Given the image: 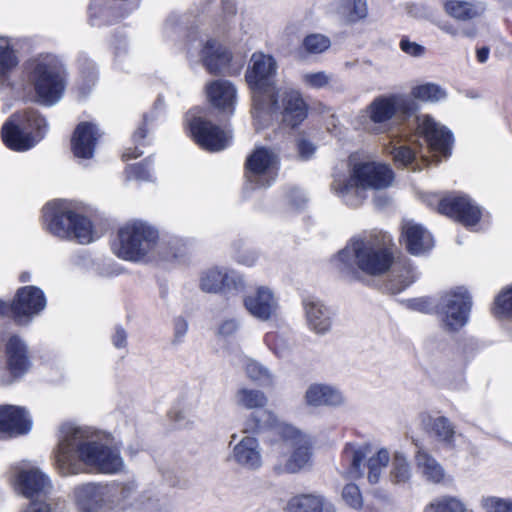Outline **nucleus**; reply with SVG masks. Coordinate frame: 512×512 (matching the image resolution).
<instances>
[{
	"instance_id": "1",
	"label": "nucleus",
	"mask_w": 512,
	"mask_h": 512,
	"mask_svg": "<svg viewBox=\"0 0 512 512\" xmlns=\"http://www.w3.org/2000/svg\"><path fill=\"white\" fill-rule=\"evenodd\" d=\"M83 465L112 474L121 471L124 462L108 438L89 427L64 423L59 427L54 466L62 476H69L82 472Z\"/></svg>"
},
{
	"instance_id": "2",
	"label": "nucleus",
	"mask_w": 512,
	"mask_h": 512,
	"mask_svg": "<svg viewBox=\"0 0 512 512\" xmlns=\"http://www.w3.org/2000/svg\"><path fill=\"white\" fill-rule=\"evenodd\" d=\"M393 239L387 233L353 238L333 259L337 269L379 276L386 273L394 262Z\"/></svg>"
},
{
	"instance_id": "3",
	"label": "nucleus",
	"mask_w": 512,
	"mask_h": 512,
	"mask_svg": "<svg viewBox=\"0 0 512 512\" xmlns=\"http://www.w3.org/2000/svg\"><path fill=\"white\" fill-rule=\"evenodd\" d=\"M394 172L383 162L374 160H351L349 176L335 179L332 190L351 207L360 206L367 198V190H383L394 182Z\"/></svg>"
},
{
	"instance_id": "4",
	"label": "nucleus",
	"mask_w": 512,
	"mask_h": 512,
	"mask_svg": "<svg viewBox=\"0 0 512 512\" xmlns=\"http://www.w3.org/2000/svg\"><path fill=\"white\" fill-rule=\"evenodd\" d=\"M269 456L278 473H298L311 466V442L307 435L289 424H279L274 430Z\"/></svg>"
},
{
	"instance_id": "5",
	"label": "nucleus",
	"mask_w": 512,
	"mask_h": 512,
	"mask_svg": "<svg viewBox=\"0 0 512 512\" xmlns=\"http://www.w3.org/2000/svg\"><path fill=\"white\" fill-rule=\"evenodd\" d=\"M43 218L47 231L60 239L89 244L97 238L90 219L67 200L47 203L43 208Z\"/></svg>"
},
{
	"instance_id": "6",
	"label": "nucleus",
	"mask_w": 512,
	"mask_h": 512,
	"mask_svg": "<svg viewBox=\"0 0 512 512\" xmlns=\"http://www.w3.org/2000/svg\"><path fill=\"white\" fill-rule=\"evenodd\" d=\"M27 69L37 101L48 106L57 103L66 86V73L59 58L53 54H40L28 62Z\"/></svg>"
},
{
	"instance_id": "7",
	"label": "nucleus",
	"mask_w": 512,
	"mask_h": 512,
	"mask_svg": "<svg viewBox=\"0 0 512 512\" xmlns=\"http://www.w3.org/2000/svg\"><path fill=\"white\" fill-rule=\"evenodd\" d=\"M118 256L130 261H152L163 256L165 243L159 240L156 228L147 222L135 220L118 231Z\"/></svg>"
},
{
	"instance_id": "8",
	"label": "nucleus",
	"mask_w": 512,
	"mask_h": 512,
	"mask_svg": "<svg viewBox=\"0 0 512 512\" xmlns=\"http://www.w3.org/2000/svg\"><path fill=\"white\" fill-rule=\"evenodd\" d=\"M46 131V120L30 110L13 114L3 125L1 136L10 149L25 151L40 141Z\"/></svg>"
},
{
	"instance_id": "9",
	"label": "nucleus",
	"mask_w": 512,
	"mask_h": 512,
	"mask_svg": "<svg viewBox=\"0 0 512 512\" xmlns=\"http://www.w3.org/2000/svg\"><path fill=\"white\" fill-rule=\"evenodd\" d=\"M255 118L265 114H279L282 121L290 127H296L307 117L308 105L301 93L293 88L275 89L262 100V105L253 107Z\"/></svg>"
},
{
	"instance_id": "10",
	"label": "nucleus",
	"mask_w": 512,
	"mask_h": 512,
	"mask_svg": "<svg viewBox=\"0 0 512 512\" xmlns=\"http://www.w3.org/2000/svg\"><path fill=\"white\" fill-rule=\"evenodd\" d=\"M412 104L409 99L401 95L378 96L362 112L360 124L369 133H385L396 113L398 111L407 113Z\"/></svg>"
},
{
	"instance_id": "11",
	"label": "nucleus",
	"mask_w": 512,
	"mask_h": 512,
	"mask_svg": "<svg viewBox=\"0 0 512 512\" xmlns=\"http://www.w3.org/2000/svg\"><path fill=\"white\" fill-rule=\"evenodd\" d=\"M245 78L252 90L253 107L262 105L265 96L275 90L273 83L277 71L275 59L263 53H254Z\"/></svg>"
},
{
	"instance_id": "12",
	"label": "nucleus",
	"mask_w": 512,
	"mask_h": 512,
	"mask_svg": "<svg viewBox=\"0 0 512 512\" xmlns=\"http://www.w3.org/2000/svg\"><path fill=\"white\" fill-rule=\"evenodd\" d=\"M471 298L463 288L451 291L441 297L437 312L444 329L457 331L468 321Z\"/></svg>"
},
{
	"instance_id": "13",
	"label": "nucleus",
	"mask_w": 512,
	"mask_h": 512,
	"mask_svg": "<svg viewBox=\"0 0 512 512\" xmlns=\"http://www.w3.org/2000/svg\"><path fill=\"white\" fill-rule=\"evenodd\" d=\"M279 169L278 155L265 147L256 148L246 160L247 180L258 187H269Z\"/></svg>"
},
{
	"instance_id": "14",
	"label": "nucleus",
	"mask_w": 512,
	"mask_h": 512,
	"mask_svg": "<svg viewBox=\"0 0 512 512\" xmlns=\"http://www.w3.org/2000/svg\"><path fill=\"white\" fill-rule=\"evenodd\" d=\"M187 121L192 137L203 149L218 152L230 144L231 133L204 117L189 113Z\"/></svg>"
},
{
	"instance_id": "15",
	"label": "nucleus",
	"mask_w": 512,
	"mask_h": 512,
	"mask_svg": "<svg viewBox=\"0 0 512 512\" xmlns=\"http://www.w3.org/2000/svg\"><path fill=\"white\" fill-rule=\"evenodd\" d=\"M45 307L46 299L43 292L35 286H25L18 289L9 310L19 325H27L31 318Z\"/></svg>"
},
{
	"instance_id": "16",
	"label": "nucleus",
	"mask_w": 512,
	"mask_h": 512,
	"mask_svg": "<svg viewBox=\"0 0 512 512\" xmlns=\"http://www.w3.org/2000/svg\"><path fill=\"white\" fill-rule=\"evenodd\" d=\"M11 472L15 490L26 498H38L51 489L48 477L37 468L25 469L15 466Z\"/></svg>"
},
{
	"instance_id": "17",
	"label": "nucleus",
	"mask_w": 512,
	"mask_h": 512,
	"mask_svg": "<svg viewBox=\"0 0 512 512\" xmlns=\"http://www.w3.org/2000/svg\"><path fill=\"white\" fill-rule=\"evenodd\" d=\"M416 136L424 140L429 151L447 156L452 144V135L431 116L418 117Z\"/></svg>"
},
{
	"instance_id": "18",
	"label": "nucleus",
	"mask_w": 512,
	"mask_h": 512,
	"mask_svg": "<svg viewBox=\"0 0 512 512\" xmlns=\"http://www.w3.org/2000/svg\"><path fill=\"white\" fill-rule=\"evenodd\" d=\"M246 310L260 321L277 316L279 302L275 293L267 286H258L243 299Z\"/></svg>"
},
{
	"instance_id": "19",
	"label": "nucleus",
	"mask_w": 512,
	"mask_h": 512,
	"mask_svg": "<svg viewBox=\"0 0 512 512\" xmlns=\"http://www.w3.org/2000/svg\"><path fill=\"white\" fill-rule=\"evenodd\" d=\"M5 355L7 375L3 376L0 381L2 384H10L29 368L27 346L17 335H12L6 343Z\"/></svg>"
},
{
	"instance_id": "20",
	"label": "nucleus",
	"mask_w": 512,
	"mask_h": 512,
	"mask_svg": "<svg viewBox=\"0 0 512 512\" xmlns=\"http://www.w3.org/2000/svg\"><path fill=\"white\" fill-rule=\"evenodd\" d=\"M32 421L27 411L19 406H0V438L24 435L31 430Z\"/></svg>"
},
{
	"instance_id": "21",
	"label": "nucleus",
	"mask_w": 512,
	"mask_h": 512,
	"mask_svg": "<svg viewBox=\"0 0 512 512\" xmlns=\"http://www.w3.org/2000/svg\"><path fill=\"white\" fill-rule=\"evenodd\" d=\"M71 498L79 512H87L94 507L110 502L112 494L107 486L88 482L75 486Z\"/></svg>"
},
{
	"instance_id": "22",
	"label": "nucleus",
	"mask_w": 512,
	"mask_h": 512,
	"mask_svg": "<svg viewBox=\"0 0 512 512\" xmlns=\"http://www.w3.org/2000/svg\"><path fill=\"white\" fill-rule=\"evenodd\" d=\"M439 210L467 227L476 225L481 216L480 209L466 196L444 198L439 204Z\"/></svg>"
},
{
	"instance_id": "23",
	"label": "nucleus",
	"mask_w": 512,
	"mask_h": 512,
	"mask_svg": "<svg viewBox=\"0 0 512 512\" xmlns=\"http://www.w3.org/2000/svg\"><path fill=\"white\" fill-rule=\"evenodd\" d=\"M209 103L219 111L232 115L237 102V89L228 80L218 79L208 82L205 86Z\"/></svg>"
},
{
	"instance_id": "24",
	"label": "nucleus",
	"mask_w": 512,
	"mask_h": 512,
	"mask_svg": "<svg viewBox=\"0 0 512 512\" xmlns=\"http://www.w3.org/2000/svg\"><path fill=\"white\" fill-rule=\"evenodd\" d=\"M401 237L408 252L416 256L426 253L434 246L431 233L413 220L403 221Z\"/></svg>"
},
{
	"instance_id": "25",
	"label": "nucleus",
	"mask_w": 512,
	"mask_h": 512,
	"mask_svg": "<svg viewBox=\"0 0 512 512\" xmlns=\"http://www.w3.org/2000/svg\"><path fill=\"white\" fill-rule=\"evenodd\" d=\"M303 308L308 327L313 332L323 335L330 331L333 312L320 299L314 297L304 299Z\"/></svg>"
},
{
	"instance_id": "26",
	"label": "nucleus",
	"mask_w": 512,
	"mask_h": 512,
	"mask_svg": "<svg viewBox=\"0 0 512 512\" xmlns=\"http://www.w3.org/2000/svg\"><path fill=\"white\" fill-rule=\"evenodd\" d=\"M421 422L425 431L435 440L447 449H454L456 439L460 435L457 433L454 424L445 416H436L425 414L421 416Z\"/></svg>"
},
{
	"instance_id": "27",
	"label": "nucleus",
	"mask_w": 512,
	"mask_h": 512,
	"mask_svg": "<svg viewBox=\"0 0 512 512\" xmlns=\"http://www.w3.org/2000/svg\"><path fill=\"white\" fill-rule=\"evenodd\" d=\"M100 136L95 124L89 122L80 123L76 127L71 140L74 156L80 159L92 158Z\"/></svg>"
},
{
	"instance_id": "28",
	"label": "nucleus",
	"mask_w": 512,
	"mask_h": 512,
	"mask_svg": "<svg viewBox=\"0 0 512 512\" xmlns=\"http://www.w3.org/2000/svg\"><path fill=\"white\" fill-rule=\"evenodd\" d=\"M304 398L306 404L313 407H340L346 402L345 396L338 388L319 383L310 385Z\"/></svg>"
},
{
	"instance_id": "29",
	"label": "nucleus",
	"mask_w": 512,
	"mask_h": 512,
	"mask_svg": "<svg viewBox=\"0 0 512 512\" xmlns=\"http://www.w3.org/2000/svg\"><path fill=\"white\" fill-rule=\"evenodd\" d=\"M233 460L248 470H257L262 466L261 448L253 436L243 437L233 448Z\"/></svg>"
},
{
	"instance_id": "30",
	"label": "nucleus",
	"mask_w": 512,
	"mask_h": 512,
	"mask_svg": "<svg viewBox=\"0 0 512 512\" xmlns=\"http://www.w3.org/2000/svg\"><path fill=\"white\" fill-rule=\"evenodd\" d=\"M371 454V445L367 443H348L343 449L342 460L344 474L350 479H359L364 475L362 461Z\"/></svg>"
},
{
	"instance_id": "31",
	"label": "nucleus",
	"mask_w": 512,
	"mask_h": 512,
	"mask_svg": "<svg viewBox=\"0 0 512 512\" xmlns=\"http://www.w3.org/2000/svg\"><path fill=\"white\" fill-rule=\"evenodd\" d=\"M201 58L206 69L212 74L226 73L231 53L217 41L207 40L201 51Z\"/></svg>"
},
{
	"instance_id": "32",
	"label": "nucleus",
	"mask_w": 512,
	"mask_h": 512,
	"mask_svg": "<svg viewBox=\"0 0 512 512\" xmlns=\"http://www.w3.org/2000/svg\"><path fill=\"white\" fill-rule=\"evenodd\" d=\"M287 512H337L335 505L321 494H299L289 499Z\"/></svg>"
},
{
	"instance_id": "33",
	"label": "nucleus",
	"mask_w": 512,
	"mask_h": 512,
	"mask_svg": "<svg viewBox=\"0 0 512 512\" xmlns=\"http://www.w3.org/2000/svg\"><path fill=\"white\" fill-rule=\"evenodd\" d=\"M420 143L413 142L410 145L401 144L399 141H391L386 147L387 153L392 155L396 164L404 167H410L413 171L421 170L417 157L419 156L422 162H427V157L418 149Z\"/></svg>"
},
{
	"instance_id": "34",
	"label": "nucleus",
	"mask_w": 512,
	"mask_h": 512,
	"mask_svg": "<svg viewBox=\"0 0 512 512\" xmlns=\"http://www.w3.org/2000/svg\"><path fill=\"white\" fill-rule=\"evenodd\" d=\"M414 459L418 472L427 482L433 484L444 482L446 478L445 469L424 447H417Z\"/></svg>"
},
{
	"instance_id": "35",
	"label": "nucleus",
	"mask_w": 512,
	"mask_h": 512,
	"mask_svg": "<svg viewBox=\"0 0 512 512\" xmlns=\"http://www.w3.org/2000/svg\"><path fill=\"white\" fill-rule=\"evenodd\" d=\"M333 13L345 23H356L367 17V1L339 0L333 5Z\"/></svg>"
},
{
	"instance_id": "36",
	"label": "nucleus",
	"mask_w": 512,
	"mask_h": 512,
	"mask_svg": "<svg viewBox=\"0 0 512 512\" xmlns=\"http://www.w3.org/2000/svg\"><path fill=\"white\" fill-rule=\"evenodd\" d=\"M234 403L237 407L246 410H261L267 403L266 394L258 389L240 387L234 394Z\"/></svg>"
},
{
	"instance_id": "37",
	"label": "nucleus",
	"mask_w": 512,
	"mask_h": 512,
	"mask_svg": "<svg viewBox=\"0 0 512 512\" xmlns=\"http://www.w3.org/2000/svg\"><path fill=\"white\" fill-rule=\"evenodd\" d=\"M19 59L8 38L0 37V87L9 84L10 75Z\"/></svg>"
},
{
	"instance_id": "38",
	"label": "nucleus",
	"mask_w": 512,
	"mask_h": 512,
	"mask_svg": "<svg viewBox=\"0 0 512 512\" xmlns=\"http://www.w3.org/2000/svg\"><path fill=\"white\" fill-rule=\"evenodd\" d=\"M230 276L225 269L210 268L200 277V288L207 293H219L228 286Z\"/></svg>"
},
{
	"instance_id": "39",
	"label": "nucleus",
	"mask_w": 512,
	"mask_h": 512,
	"mask_svg": "<svg viewBox=\"0 0 512 512\" xmlns=\"http://www.w3.org/2000/svg\"><path fill=\"white\" fill-rule=\"evenodd\" d=\"M445 11L451 17L466 21L480 16L484 8L480 4H474L467 1L450 0L445 3Z\"/></svg>"
},
{
	"instance_id": "40",
	"label": "nucleus",
	"mask_w": 512,
	"mask_h": 512,
	"mask_svg": "<svg viewBox=\"0 0 512 512\" xmlns=\"http://www.w3.org/2000/svg\"><path fill=\"white\" fill-rule=\"evenodd\" d=\"M242 366L247 377L261 386H271L274 382V375L269 368L254 359L244 357Z\"/></svg>"
},
{
	"instance_id": "41",
	"label": "nucleus",
	"mask_w": 512,
	"mask_h": 512,
	"mask_svg": "<svg viewBox=\"0 0 512 512\" xmlns=\"http://www.w3.org/2000/svg\"><path fill=\"white\" fill-rule=\"evenodd\" d=\"M413 99L426 103H439L447 98V91L436 83L427 82L412 88Z\"/></svg>"
},
{
	"instance_id": "42",
	"label": "nucleus",
	"mask_w": 512,
	"mask_h": 512,
	"mask_svg": "<svg viewBox=\"0 0 512 512\" xmlns=\"http://www.w3.org/2000/svg\"><path fill=\"white\" fill-rule=\"evenodd\" d=\"M390 480L395 484H405L412 476L411 465L402 452H395L392 459Z\"/></svg>"
},
{
	"instance_id": "43",
	"label": "nucleus",
	"mask_w": 512,
	"mask_h": 512,
	"mask_svg": "<svg viewBox=\"0 0 512 512\" xmlns=\"http://www.w3.org/2000/svg\"><path fill=\"white\" fill-rule=\"evenodd\" d=\"M300 81L306 89H329L332 87L334 75L326 71H304L300 74Z\"/></svg>"
},
{
	"instance_id": "44",
	"label": "nucleus",
	"mask_w": 512,
	"mask_h": 512,
	"mask_svg": "<svg viewBox=\"0 0 512 512\" xmlns=\"http://www.w3.org/2000/svg\"><path fill=\"white\" fill-rule=\"evenodd\" d=\"M390 461V454L388 450L379 449L374 455H371L367 461V478L371 484L379 482L384 469Z\"/></svg>"
},
{
	"instance_id": "45",
	"label": "nucleus",
	"mask_w": 512,
	"mask_h": 512,
	"mask_svg": "<svg viewBox=\"0 0 512 512\" xmlns=\"http://www.w3.org/2000/svg\"><path fill=\"white\" fill-rule=\"evenodd\" d=\"M275 421L274 415L267 410L256 411L244 423V432L258 433Z\"/></svg>"
},
{
	"instance_id": "46",
	"label": "nucleus",
	"mask_w": 512,
	"mask_h": 512,
	"mask_svg": "<svg viewBox=\"0 0 512 512\" xmlns=\"http://www.w3.org/2000/svg\"><path fill=\"white\" fill-rule=\"evenodd\" d=\"M424 512H466V507L457 498L441 497L427 505Z\"/></svg>"
},
{
	"instance_id": "47",
	"label": "nucleus",
	"mask_w": 512,
	"mask_h": 512,
	"mask_svg": "<svg viewBox=\"0 0 512 512\" xmlns=\"http://www.w3.org/2000/svg\"><path fill=\"white\" fill-rule=\"evenodd\" d=\"M416 277L417 275L410 265L404 266L397 275H394L393 278L389 280L387 289L392 293H399L412 284Z\"/></svg>"
},
{
	"instance_id": "48",
	"label": "nucleus",
	"mask_w": 512,
	"mask_h": 512,
	"mask_svg": "<svg viewBox=\"0 0 512 512\" xmlns=\"http://www.w3.org/2000/svg\"><path fill=\"white\" fill-rule=\"evenodd\" d=\"M122 512H162L159 501L148 495H140Z\"/></svg>"
},
{
	"instance_id": "49",
	"label": "nucleus",
	"mask_w": 512,
	"mask_h": 512,
	"mask_svg": "<svg viewBox=\"0 0 512 512\" xmlns=\"http://www.w3.org/2000/svg\"><path fill=\"white\" fill-rule=\"evenodd\" d=\"M480 505L485 512H512V498L486 496Z\"/></svg>"
},
{
	"instance_id": "50",
	"label": "nucleus",
	"mask_w": 512,
	"mask_h": 512,
	"mask_svg": "<svg viewBox=\"0 0 512 512\" xmlns=\"http://www.w3.org/2000/svg\"><path fill=\"white\" fill-rule=\"evenodd\" d=\"M330 40L321 34H311L303 40V47L310 54H320L330 47Z\"/></svg>"
},
{
	"instance_id": "51",
	"label": "nucleus",
	"mask_w": 512,
	"mask_h": 512,
	"mask_svg": "<svg viewBox=\"0 0 512 512\" xmlns=\"http://www.w3.org/2000/svg\"><path fill=\"white\" fill-rule=\"evenodd\" d=\"M494 313L497 316L512 315V287L504 290L495 299Z\"/></svg>"
},
{
	"instance_id": "52",
	"label": "nucleus",
	"mask_w": 512,
	"mask_h": 512,
	"mask_svg": "<svg viewBox=\"0 0 512 512\" xmlns=\"http://www.w3.org/2000/svg\"><path fill=\"white\" fill-rule=\"evenodd\" d=\"M115 0H91L90 16L94 18H103L107 22L111 15L112 4Z\"/></svg>"
},
{
	"instance_id": "53",
	"label": "nucleus",
	"mask_w": 512,
	"mask_h": 512,
	"mask_svg": "<svg viewBox=\"0 0 512 512\" xmlns=\"http://www.w3.org/2000/svg\"><path fill=\"white\" fill-rule=\"evenodd\" d=\"M342 498L353 509H360L362 507V495L355 484H347L343 488Z\"/></svg>"
},
{
	"instance_id": "54",
	"label": "nucleus",
	"mask_w": 512,
	"mask_h": 512,
	"mask_svg": "<svg viewBox=\"0 0 512 512\" xmlns=\"http://www.w3.org/2000/svg\"><path fill=\"white\" fill-rule=\"evenodd\" d=\"M399 47L405 54L411 57L420 58L423 57L426 53V48L423 45L411 41L406 37H403L400 40Z\"/></svg>"
},
{
	"instance_id": "55",
	"label": "nucleus",
	"mask_w": 512,
	"mask_h": 512,
	"mask_svg": "<svg viewBox=\"0 0 512 512\" xmlns=\"http://www.w3.org/2000/svg\"><path fill=\"white\" fill-rule=\"evenodd\" d=\"M239 325V321L235 318L225 319L219 324L217 335L224 338L231 337L237 332Z\"/></svg>"
},
{
	"instance_id": "56",
	"label": "nucleus",
	"mask_w": 512,
	"mask_h": 512,
	"mask_svg": "<svg viewBox=\"0 0 512 512\" xmlns=\"http://www.w3.org/2000/svg\"><path fill=\"white\" fill-rule=\"evenodd\" d=\"M128 177L137 179V180H143V181H149L152 179V174L145 164H136L132 165L127 169Z\"/></svg>"
},
{
	"instance_id": "57",
	"label": "nucleus",
	"mask_w": 512,
	"mask_h": 512,
	"mask_svg": "<svg viewBox=\"0 0 512 512\" xmlns=\"http://www.w3.org/2000/svg\"><path fill=\"white\" fill-rule=\"evenodd\" d=\"M297 149L298 155L302 160L310 159L316 152V146L312 142L303 138L298 140Z\"/></svg>"
},
{
	"instance_id": "58",
	"label": "nucleus",
	"mask_w": 512,
	"mask_h": 512,
	"mask_svg": "<svg viewBox=\"0 0 512 512\" xmlns=\"http://www.w3.org/2000/svg\"><path fill=\"white\" fill-rule=\"evenodd\" d=\"M287 200L292 207L299 209L305 205L307 198L300 189L291 188L287 193Z\"/></svg>"
},
{
	"instance_id": "59",
	"label": "nucleus",
	"mask_w": 512,
	"mask_h": 512,
	"mask_svg": "<svg viewBox=\"0 0 512 512\" xmlns=\"http://www.w3.org/2000/svg\"><path fill=\"white\" fill-rule=\"evenodd\" d=\"M95 80H96V72H95L94 67H91V69L88 72V75L85 76V78L83 79V83L79 86L80 93L83 97L86 96L90 92L92 86L95 83Z\"/></svg>"
},
{
	"instance_id": "60",
	"label": "nucleus",
	"mask_w": 512,
	"mask_h": 512,
	"mask_svg": "<svg viewBox=\"0 0 512 512\" xmlns=\"http://www.w3.org/2000/svg\"><path fill=\"white\" fill-rule=\"evenodd\" d=\"M188 330V324L183 318H177L174 322L175 342H180Z\"/></svg>"
},
{
	"instance_id": "61",
	"label": "nucleus",
	"mask_w": 512,
	"mask_h": 512,
	"mask_svg": "<svg viewBox=\"0 0 512 512\" xmlns=\"http://www.w3.org/2000/svg\"><path fill=\"white\" fill-rule=\"evenodd\" d=\"M237 259L240 263L244 265L253 266L258 259V254L254 250L248 249L239 253Z\"/></svg>"
},
{
	"instance_id": "62",
	"label": "nucleus",
	"mask_w": 512,
	"mask_h": 512,
	"mask_svg": "<svg viewBox=\"0 0 512 512\" xmlns=\"http://www.w3.org/2000/svg\"><path fill=\"white\" fill-rule=\"evenodd\" d=\"M113 344L116 348H124L127 342V334L124 329L118 328L112 338Z\"/></svg>"
},
{
	"instance_id": "63",
	"label": "nucleus",
	"mask_w": 512,
	"mask_h": 512,
	"mask_svg": "<svg viewBox=\"0 0 512 512\" xmlns=\"http://www.w3.org/2000/svg\"><path fill=\"white\" fill-rule=\"evenodd\" d=\"M438 28L444 33L450 35L451 37H457L460 32L457 27H455L452 23L449 22H439Z\"/></svg>"
},
{
	"instance_id": "64",
	"label": "nucleus",
	"mask_w": 512,
	"mask_h": 512,
	"mask_svg": "<svg viewBox=\"0 0 512 512\" xmlns=\"http://www.w3.org/2000/svg\"><path fill=\"white\" fill-rule=\"evenodd\" d=\"M24 512H50V508L46 503H31Z\"/></svg>"
}]
</instances>
